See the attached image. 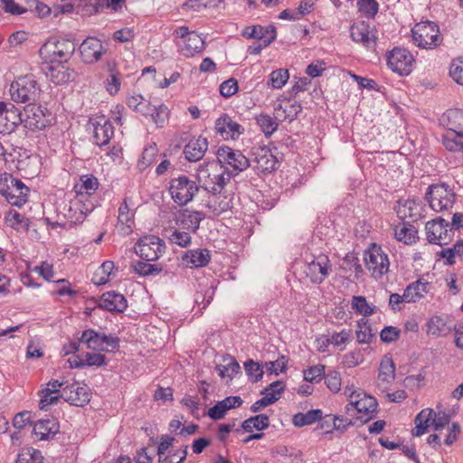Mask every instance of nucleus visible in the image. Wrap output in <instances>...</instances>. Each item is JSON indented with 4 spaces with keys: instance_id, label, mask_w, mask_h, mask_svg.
<instances>
[{
    "instance_id": "obj_1",
    "label": "nucleus",
    "mask_w": 463,
    "mask_h": 463,
    "mask_svg": "<svg viewBox=\"0 0 463 463\" xmlns=\"http://www.w3.org/2000/svg\"><path fill=\"white\" fill-rule=\"evenodd\" d=\"M344 394L349 401L345 406L347 414L355 416L364 422L374 417L378 406L374 397L353 385L345 386L344 388Z\"/></svg>"
},
{
    "instance_id": "obj_2",
    "label": "nucleus",
    "mask_w": 463,
    "mask_h": 463,
    "mask_svg": "<svg viewBox=\"0 0 463 463\" xmlns=\"http://www.w3.org/2000/svg\"><path fill=\"white\" fill-rule=\"evenodd\" d=\"M196 178L205 190L221 192L231 181V174L222 170L219 163L212 161L199 165Z\"/></svg>"
},
{
    "instance_id": "obj_3",
    "label": "nucleus",
    "mask_w": 463,
    "mask_h": 463,
    "mask_svg": "<svg viewBox=\"0 0 463 463\" xmlns=\"http://www.w3.org/2000/svg\"><path fill=\"white\" fill-rule=\"evenodd\" d=\"M168 191L172 200L184 206L192 202L199 192V184L185 175H179L169 181Z\"/></svg>"
},
{
    "instance_id": "obj_4",
    "label": "nucleus",
    "mask_w": 463,
    "mask_h": 463,
    "mask_svg": "<svg viewBox=\"0 0 463 463\" xmlns=\"http://www.w3.org/2000/svg\"><path fill=\"white\" fill-rule=\"evenodd\" d=\"M29 188L19 179L10 174L0 175V194L6 201L17 207H21L27 202Z\"/></svg>"
},
{
    "instance_id": "obj_5",
    "label": "nucleus",
    "mask_w": 463,
    "mask_h": 463,
    "mask_svg": "<svg viewBox=\"0 0 463 463\" xmlns=\"http://www.w3.org/2000/svg\"><path fill=\"white\" fill-rule=\"evenodd\" d=\"M40 87L32 75L18 78L10 86L11 98L17 103H34L40 97Z\"/></svg>"
},
{
    "instance_id": "obj_6",
    "label": "nucleus",
    "mask_w": 463,
    "mask_h": 463,
    "mask_svg": "<svg viewBox=\"0 0 463 463\" xmlns=\"http://www.w3.org/2000/svg\"><path fill=\"white\" fill-rule=\"evenodd\" d=\"M411 34L414 43L420 48L432 49L442 42L439 26L430 21L416 24Z\"/></svg>"
},
{
    "instance_id": "obj_7",
    "label": "nucleus",
    "mask_w": 463,
    "mask_h": 463,
    "mask_svg": "<svg viewBox=\"0 0 463 463\" xmlns=\"http://www.w3.org/2000/svg\"><path fill=\"white\" fill-rule=\"evenodd\" d=\"M449 415L444 411L436 412L430 408L423 409L415 418V428L412 430L413 436H421L430 426L434 430H442L449 424Z\"/></svg>"
},
{
    "instance_id": "obj_8",
    "label": "nucleus",
    "mask_w": 463,
    "mask_h": 463,
    "mask_svg": "<svg viewBox=\"0 0 463 463\" xmlns=\"http://www.w3.org/2000/svg\"><path fill=\"white\" fill-rule=\"evenodd\" d=\"M365 268L374 279H380L389 271L388 255L380 246L372 244L364 255Z\"/></svg>"
},
{
    "instance_id": "obj_9",
    "label": "nucleus",
    "mask_w": 463,
    "mask_h": 463,
    "mask_svg": "<svg viewBox=\"0 0 463 463\" xmlns=\"http://www.w3.org/2000/svg\"><path fill=\"white\" fill-rule=\"evenodd\" d=\"M455 194L445 184H432L428 188L426 199L430 208L441 212L451 208L455 202Z\"/></svg>"
},
{
    "instance_id": "obj_10",
    "label": "nucleus",
    "mask_w": 463,
    "mask_h": 463,
    "mask_svg": "<svg viewBox=\"0 0 463 463\" xmlns=\"http://www.w3.org/2000/svg\"><path fill=\"white\" fill-rule=\"evenodd\" d=\"M413 55L404 48L396 47L387 53V65L401 76L409 75L414 67Z\"/></svg>"
},
{
    "instance_id": "obj_11",
    "label": "nucleus",
    "mask_w": 463,
    "mask_h": 463,
    "mask_svg": "<svg viewBox=\"0 0 463 463\" xmlns=\"http://www.w3.org/2000/svg\"><path fill=\"white\" fill-rule=\"evenodd\" d=\"M331 271V264L328 257L320 254L314 257L311 260H307L304 273L312 283H322Z\"/></svg>"
},
{
    "instance_id": "obj_12",
    "label": "nucleus",
    "mask_w": 463,
    "mask_h": 463,
    "mask_svg": "<svg viewBox=\"0 0 463 463\" xmlns=\"http://www.w3.org/2000/svg\"><path fill=\"white\" fill-rule=\"evenodd\" d=\"M449 223L439 217L426 223V236L430 243L438 245L448 244L452 237V229H449Z\"/></svg>"
},
{
    "instance_id": "obj_13",
    "label": "nucleus",
    "mask_w": 463,
    "mask_h": 463,
    "mask_svg": "<svg viewBox=\"0 0 463 463\" xmlns=\"http://www.w3.org/2000/svg\"><path fill=\"white\" fill-rule=\"evenodd\" d=\"M135 250L142 259L147 261H155L163 254L165 245L157 236L147 235L139 239Z\"/></svg>"
},
{
    "instance_id": "obj_14",
    "label": "nucleus",
    "mask_w": 463,
    "mask_h": 463,
    "mask_svg": "<svg viewBox=\"0 0 463 463\" xmlns=\"http://www.w3.org/2000/svg\"><path fill=\"white\" fill-rule=\"evenodd\" d=\"M47 109L35 103L24 107L23 114V124L24 128L34 131L43 129L49 124Z\"/></svg>"
},
{
    "instance_id": "obj_15",
    "label": "nucleus",
    "mask_w": 463,
    "mask_h": 463,
    "mask_svg": "<svg viewBox=\"0 0 463 463\" xmlns=\"http://www.w3.org/2000/svg\"><path fill=\"white\" fill-rule=\"evenodd\" d=\"M174 33L183 40L181 52L186 57L201 52L205 47L204 40L195 32L189 31L186 26L176 28Z\"/></svg>"
},
{
    "instance_id": "obj_16",
    "label": "nucleus",
    "mask_w": 463,
    "mask_h": 463,
    "mask_svg": "<svg viewBox=\"0 0 463 463\" xmlns=\"http://www.w3.org/2000/svg\"><path fill=\"white\" fill-rule=\"evenodd\" d=\"M61 396L71 405L83 407L90 402L91 392L85 383L74 382L62 388Z\"/></svg>"
},
{
    "instance_id": "obj_17",
    "label": "nucleus",
    "mask_w": 463,
    "mask_h": 463,
    "mask_svg": "<svg viewBox=\"0 0 463 463\" xmlns=\"http://www.w3.org/2000/svg\"><path fill=\"white\" fill-rule=\"evenodd\" d=\"M218 162L233 170L242 172L250 166V160L240 151L230 146H221L216 153Z\"/></svg>"
},
{
    "instance_id": "obj_18",
    "label": "nucleus",
    "mask_w": 463,
    "mask_h": 463,
    "mask_svg": "<svg viewBox=\"0 0 463 463\" xmlns=\"http://www.w3.org/2000/svg\"><path fill=\"white\" fill-rule=\"evenodd\" d=\"M23 123V114L12 103L0 102V133H12Z\"/></svg>"
},
{
    "instance_id": "obj_19",
    "label": "nucleus",
    "mask_w": 463,
    "mask_h": 463,
    "mask_svg": "<svg viewBox=\"0 0 463 463\" xmlns=\"http://www.w3.org/2000/svg\"><path fill=\"white\" fill-rule=\"evenodd\" d=\"M93 130L94 143L99 146L109 144L114 135V128L105 116H97L90 119Z\"/></svg>"
},
{
    "instance_id": "obj_20",
    "label": "nucleus",
    "mask_w": 463,
    "mask_h": 463,
    "mask_svg": "<svg viewBox=\"0 0 463 463\" xmlns=\"http://www.w3.org/2000/svg\"><path fill=\"white\" fill-rule=\"evenodd\" d=\"M81 60L85 63H95L107 52L100 40L96 37H87L80 45Z\"/></svg>"
},
{
    "instance_id": "obj_21",
    "label": "nucleus",
    "mask_w": 463,
    "mask_h": 463,
    "mask_svg": "<svg viewBox=\"0 0 463 463\" xmlns=\"http://www.w3.org/2000/svg\"><path fill=\"white\" fill-rule=\"evenodd\" d=\"M215 130L223 139L235 140L244 132V128L229 115L222 114L215 121Z\"/></svg>"
},
{
    "instance_id": "obj_22",
    "label": "nucleus",
    "mask_w": 463,
    "mask_h": 463,
    "mask_svg": "<svg viewBox=\"0 0 463 463\" xmlns=\"http://www.w3.org/2000/svg\"><path fill=\"white\" fill-rule=\"evenodd\" d=\"M396 212L400 219L414 222L423 217V204L420 199L400 200Z\"/></svg>"
},
{
    "instance_id": "obj_23",
    "label": "nucleus",
    "mask_w": 463,
    "mask_h": 463,
    "mask_svg": "<svg viewBox=\"0 0 463 463\" xmlns=\"http://www.w3.org/2000/svg\"><path fill=\"white\" fill-rule=\"evenodd\" d=\"M175 439L170 436H163L158 445L157 455L159 463H182L187 456L188 446H183L171 456H165L166 450L173 445Z\"/></svg>"
},
{
    "instance_id": "obj_24",
    "label": "nucleus",
    "mask_w": 463,
    "mask_h": 463,
    "mask_svg": "<svg viewBox=\"0 0 463 463\" xmlns=\"http://www.w3.org/2000/svg\"><path fill=\"white\" fill-rule=\"evenodd\" d=\"M253 167L260 173H270L277 168L279 161L267 147H258L253 152Z\"/></svg>"
},
{
    "instance_id": "obj_25",
    "label": "nucleus",
    "mask_w": 463,
    "mask_h": 463,
    "mask_svg": "<svg viewBox=\"0 0 463 463\" xmlns=\"http://www.w3.org/2000/svg\"><path fill=\"white\" fill-rule=\"evenodd\" d=\"M212 194L208 197L207 207L215 214L220 215L230 210L232 206L233 194L222 190L211 191Z\"/></svg>"
},
{
    "instance_id": "obj_26",
    "label": "nucleus",
    "mask_w": 463,
    "mask_h": 463,
    "mask_svg": "<svg viewBox=\"0 0 463 463\" xmlns=\"http://www.w3.org/2000/svg\"><path fill=\"white\" fill-rule=\"evenodd\" d=\"M49 52V60L52 63L61 64L66 62L73 54L75 51V44L73 42L69 40L57 41L52 46Z\"/></svg>"
},
{
    "instance_id": "obj_27",
    "label": "nucleus",
    "mask_w": 463,
    "mask_h": 463,
    "mask_svg": "<svg viewBox=\"0 0 463 463\" xmlns=\"http://www.w3.org/2000/svg\"><path fill=\"white\" fill-rule=\"evenodd\" d=\"M395 378V365L392 359L385 355L383 357L377 376L376 384L377 387L382 391L385 392L388 390L394 381Z\"/></svg>"
},
{
    "instance_id": "obj_28",
    "label": "nucleus",
    "mask_w": 463,
    "mask_h": 463,
    "mask_svg": "<svg viewBox=\"0 0 463 463\" xmlns=\"http://www.w3.org/2000/svg\"><path fill=\"white\" fill-rule=\"evenodd\" d=\"M301 110V104L296 100H279L274 106L275 118L279 121H292Z\"/></svg>"
},
{
    "instance_id": "obj_29",
    "label": "nucleus",
    "mask_w": 463,
    "mask_h": 463,
    "mask_svg": "<svg viewBox=\"0 0 463 463\" xmlns=\"http://www.w3.org/2000/svg\"><path fill=\"white\" fill-rule=\"evenodd\" d=\"M99 307L110 312L121 313L128 307V302L124 295L108 291L100 297Z\"/></svg>"
},
{
    "instance_id": "obj_30",
    "label": "nucleus",
    "mask_w": 463,
    "mask_h": 463,
    "mask_svg": "<svg viewBox=\"0 0 463 463\" xmlns=\"http://www.w3.org/2000/svg\"><path fill=\"white\" fill-rule=\"evenodd\" d=\"M350 33L354 42L361 43L367 47L374 44L377 39L373 28L364 22H359L352 25Z\"/></svg>"
},
{
    "instance_id": "obj_31",
    "label": "nucleus",
    "mask_w": 463,
    "mask_h": 463,
    "mask_svg": "<svg viewBox=\"0 0 463 463\" xmlns=\"http://www.w3.org/2000/svg\"><path fill=\"white\" fill-rule=\"evenodd\" d=\"M135 212L130 209L128 203V199L125 198L118 208V230L123 235H128L132 232L135 224Z\"/></svg>"
},
{
    "instance_id": "obj_32",
    "label": "nucleus",
    "mask_w": 463,
    "mask_h": 463,
    "mask_svg": "<svg viewBox=\"0 0 463 463\" xmlns=\"http://www.w3.org/2000/svg\"><path fill=\"white\" fill-rule=\"evenodd\" d=\"M208 150V140L202 136L192 138L184 146V154L190 162L201 160Z\"/></svg>"
},
{
    "instance_id": "obj_33",
    "label": "nucleus",
    "mask_w": 463,
    "mask_h": 463,
    "mask_svg": "<svg viewBox=\"0 0 463 463\" xmlns=\"http://www.w3.org/2000/svg\"><path fill=\"white\" fill-rule=\"evenodd\" d=\"M203 219V213L184 209L179 212L176 217V223L187 231L195 232L199 229L201 221Z\"/></svg>"
},
{
    "instance_id": "obj_34",
    "label": "nucleus",
    "mask_w": 463,
    "mask_h": 463,
    "mask_svg": "<svg viewBox=\"0 0 463 463\" xmlns=\"http://www.w3.org/2000/svg\"><path fill=\"white\" fill-rule=\"evenodd\" d=\"M60 429L58 420L55 418L39 420L33 425V433L40 439H49L52 438Z\"/></svg>"
},
{
    "instance_id": "obj_35",
    "label": "nucleus",
    "mask_w": 463,
    "mask_h": 463,
    "mask_svg": "<svg viewBox=\"0 0 463 463\" xmlns=\"http://www.w3.org/2000/svg\"><path fill=\"white\" fill-rule=\"evenodd\" d=\"M182 260L190 268L204 267L210 262L211 254L207 249L191 250L184 254Z\"/></svg>"
},
{
    "instance_id": "obj_36",
    "label": "nucleus",
    "mask_w": 463,
    "mask_h": 463,
    "mask_svg": "<svg viewBox=\"0 0 463 463\" xmlns=\"http://www.w3.org/2000/svg\"><path fill=\"white\" fill-rule=\"evenodd\" d=\"M432 289L433 286L430 283L419 279L407 286L405 288V298L411 300V303H415L430 293Z\"/></svg>"
},
{
    "instance_id": "obj_37",
    "label": "nucleus",
    "mask_w": 463,
    "mask_h": 463,
    "mask_svg": "<svg viewBox=\"0 0 463 463\" xmlns=\"http://www.w3.org/2000/svg\"><path fill=\"white\" fill-rule=\"evenodd\" d=\"M448 130L463 135V110L458 109H449L442 117Z\"/></svg>"
},
{
    "instance_id": "obj_38",
    "label": "nucleus",
    "mask_w": 463,
    "mask_h": 463,
    "mask_svg": "<svg viewBox=\"0 0 463 463\" xmlns=\"http://www.w3.org/2000/svg\"><path fill=\"white\" fill-rule=\"evenodd\" d=\"M103 334H99L94 329H87L82 332L80 342L86 344L89 349L108 352V348L103 346Z\"/></svg>"
},
{
    "instance_id": "obj_39",
    "label": "nucleus",
    "mask_w": 463,
    "mask_h": 463,
    "mask_svg": "<svg viewBox=\"0 0 463 463\" xmlns=\"http://www.w3.org/2000/svg\"><path fill=\"white\" fill-rule=\"evenodd\" d=\"M418 231L409 222H403L394 228V236L399 241L412 244L417 240Z\"/></svg>"
},
{
    "instance_id": "obj_40",
    "label": "nucleus",
    "mask_w": 463,
    "mask_h": 463,
    "mask_svg": "<svg viewBox=\"0 0 463 463\" xmlns=\"http://www.w3.org/2000/svg\"><path fill=\"white\" fill-rule=\"evenodd\" d=\"M323 412L319 409L310 410L306 413L298 412L293 416L292 422L296 427L311 425L322 419Z\"/></svg>"
},
{
    "instance_id": "obj_41",
    "label": "nucleus",
    "mask_w": 463,
    "mask_h": 463,
    "mask_svg": "<svg viewBox=\"0 0 463 463\" xmlns=\"http://www.w3.org/2000/svg\"><path fill=\"white\" fill-rule=\"evenodd\" d=\"M269 420L265 414H259L250 417L242 422V429L247 432H251L254 429L257 430H263L269 427Z\"/></svg>"
},
{
    "instance_id": "obj_42",
    "label": "nucleus",
    "mask_w": 463,
    "mask_h": 463,
    "mask_svg": "<svg viewBox=\"0 0 463 463\" xmlns=\"http://www.w3.org/2000/svg\"><path fill=\"white\" fill-rule=\"evenodd\" d=\"M357 341L360 344H370L374 338V334L372 331L368 320L362 318L357 322L356 329Z\"/></svg>"
},
{
    "instance_id": "obj_43",
    "label": "nucleus",
    "mask_w": 463,
    "mask_h": 463,
    "mask_svg": "<svg viewBox=\"0 0 463 463\" xmlns=\"http://www.w3.org/2000/svg\"><path fill=\"white\" fill-rule=\"evenodd\" d=\"M443 145L450 151H463V135L448 130L443 137Z\"/></svg>"
},
{
    "instance_id": "obj_44",
    "label": "nucleus",
    "mask_w": 463,
    "mask_h": 463,
    "mask_svg": "<svg viewBox=\"0 0 463 463\" xmlns=\"http://www.w3.org/2000/svg\"><path fill=\"white\" fill-rule=\"evenodd\" d=\"M114 269L113 261L103 262L99 269L95 271L92 281L96 285H103L109 281V275Z\"/></svg>"
},
{
    "instance_id": "obj_45",
    "label": "nucleus",
    "mask_w": 463,
    "mask_h": 463,
    "mask_svg": "<svg viewBox=\"0 0 463 463\" xmlns=\"http://www.w3.org/2000/svg\"><path fill=\"white\" fill-rule=\"evenodd\" d=\"M158 149L155 143L147 145L141 155L140 159L137 162V166L140 170H145L156 159Z\"/></svg>"
},
{
    "instance_id": "obj_46",
    "label": "nucleus",
    "mask_w": 463,
    "mask_h": 463,
    "mask_svg": "<svg viewBox=\"0 0 463 463\" xmlns=\"http://www.w3.org/2000/svg\"><path fill=\"white\" fill-rule=\"evenodd\" d=\"M446 331V322L439 316L432 317L427 323V333L435 337L441 336Z\"/></svg>"
},
{
    "instance_id": "obj_47",
    "label": "nucleus",
    "mask_w": 463,
    "mask_h": 463,
    "mask_svg": "<svg viewBox=\"0 0 463 463\" xmlns=\"http://www.w3.org/2000/svg\"><path fill=\"white\" fill-rule=\"evenodd\" d=\"M258 126L263 131L265 136H270L278 128L277 121L268 114H260L256 117Z\"/></svg>"
},
{
    "instance_id": "obj_48",
    "label": "nucleus",
    "mask_w": 463,
    "mask_h": 463,
    "mask_svg": "<svg viewBox=\"0 0 463 463\" xmlns=\"http://www.w3.org/2000/svg\"><path fill=\"white\" fill-rule=\"evenodd\" d=\"M352 308L363 316H371L375 312V307H372L364 297L354 296L352 298Z\"/></svg>"
},
{
    "instance_id": "obj_49",
    "label": "nucleus",
    "mask_w": 463,
    "mask_h": 463,
    "mask_svg": "<svg viewBox=\"0 0 463 463\" xmlns=\"http://www.w3.org/2000/svg\"><path fill=\"white\" fill-rule=\"evenodd\" d=\"M131 268L137 274L143 277L156 275L161 271V268H158L156 265L143 262L141 260L134 261Z\"/></svg>"
},
{
    "instance_id": "obj_50",
    "label": "nucleus",
    "mask_w": 463,
    "mask_h": 463,
    "mask_svg": "<svg viewBox=\"0 0 463 463\" xmlns=\"http://www.w3.org/2000/svg\"><path fill=\"white\" fill-rule=\"evenodd\" d=\"M285 383L282 381H276L271 383L265 390L261 392L265 398H269L272 401V404L279 401L281 397V393L285 390Z\"/></svg>"
},
{
    "instance_id": "obj_51",
    "label": "nucleus",
    "mask_w": 463,
    "mask_h": 463,
    "mask_svg": "<svg viewBox=\"0 0 463 463\" xmlns=\"http://www.w3.org/2000/svg\"><path fill=\"white\" fill-rule=\"evenodd\" d=\"M15 463H43V457L39 450L24 449L18 454Z\"/></svg>"
},
{
    "instance_id": "obj_52",
    "label": "nucleus",
    "mask_w": 463,
    "mask_h": 463,
    "mask_svg": "<svg viewBox=\"0 0 463 463\" xmlns=\"http://www.w3.org/2000/svg\"><path fill=\"white\" fill-rule=\"evenodd\" d=\"M289 78L287 69H278L269 74V84L274 89H281Z\"/></svg>"
},
{
    "instance_id": "obj_53",
    "label": "nucleus",
    "mask_w": 463,
    "mask_h": 463,
    "mask_svg": "<svg viewBox=\"0 0 463 463\" xmlns=\"http://www.w3.org/2000/svg\"><path fill=\"white\" fill-rule=\"evenodd\" d=\"M40 401H39V408L43 411H47L52 405L56 404L60 399H62L61 394L48 393L47 389H42L39 392Z\"/></svg>"
},
{
    "instance_id": "obj_54",
    "label": "nucleus",
    "mask_w": 463,
    "mask_h": 463,
    "mask_svg": "<svg viewBox=\"0 0 463 463\" xmlns=\"http://www.w3.org/2000/svg\"><path fill=\"white\" fill-rule=\"evenodd\" d=\"M358 9L361 14L367 18H373L378 13L379 5L376 0H359Z\"/></svg>"
},
{
    "instance_id": "obj_55",
    "label": "nucleus",
    "mask_w": 463,
    "mask_h": 463,
    "mask_svg": "<svg viewBox=\"0 0 463 463\" xmlns=\"http://www.w3.org/2000/svg\"><path fill=\"white\" fill-rule=\"evenodd\" d=\"M168 109L165 105L153 106L149 113L153 122L159 128H162L168 118Z\"/></svg>"
},
{
    "instance_id": "obj_56",
    "label": "nucleus",
    "mask_w": 463,
    "mask_h": 463,
    "mask_svg": "<svg viewBox=\"0 0 463 463\" xmlns=\"http://www.w3.org/2000/svg\"><path fill=\"white\" fill-rule=\"evenodd\" d=\"M263 368L259 363L253 360H248L244 364V369L247 375L251 378L252 382L257 383L263 376Z\"/></svg>"
},
{
    "instance_id": "obj_57",
    "label": "nucleus",
    "mask_w": 463,
    "mask_h": 463,
    "mask_svg": "<svg viewBox=\"0 0 463 463\" xmlns=\"http://www.w3.org/2000/svg\"><path fill=\"white\" fill-rule=\"evenodd\" d=\"M240 364L234 360L231 359L230 363L226 365H216L215 370L222 378H232L233 375L240 372Z\"/></svg>"
},
{
    "instance_id": "obj_58",
    "label": "nucleus",
    "mask_w": 463,
    "mask_h": 463,
    "mask_svg": "<svg viewBox=\"0 0 463 463\" xmlns=\"http://www.w3.org/2000/svg\"><path fill=\"white\" fill-rule=\"evenodd\" d=\"M288 359L284 355H280L276 361L266 362L264 367L266 370L275 375L284 373L287 368Z\"/></svg>"
},
{
    "instance_id": "obj_59",
    "label": "nucleus",
    "mask_w": 463,
    "mask_h": 463,
    "mask_svg": "<svg viewBox=\"0 0 463 463\" xmlns=\"http://www.w3.org/2000/svg\"><path fill=\"white\" fill-rule=\"evenodd\" d=\"M325 383L332 392H338L342 385L340 373L336 371L328 372L325 375Z\"/></svg>"
},
{
    "instance_id": "obj_60",
    "label": "nucleus",
    "mask_w": 463,
    "mask_h": 463,
    "mask_svg": "<svg viewBox=\"0 0 463 463\" xmlns=\"http://www.w3.org/2000/svg\"><path fill=\"white\" fill-rule=\"evenodd\" d=\"M169 241L174 244L185 248L191 244L192 238L188 232L175 230L169 235Z\"/></svg>"
},
{
    "instance_id": "obj_61",
    "label": "nucleus",
    "mask_w": 463,
    "mask_h": 463,
    "mask_svg": "<svg viewBox=\"0 0 463 463\" xmlns=\"http://www.w3.org/2000/svg\"><path fill=\"white\" fill-rule=\"evenodd\" d=\"M449 75L453 80L463 86V58H457L452 61Z\"/></svg>"
},
{
    "instance_id": "obj_62",
    "label": "nucleus",
    "mask_w": 463,
    "mask_h": 463,
    "mask_svg": "<svg viewBox=\"0 0 463 463\" xmlns=\"http://www.w3.org/2000/svg\"><path fill=\"white\" fill-rule=\"evenodd\" d=\"M325 374V366L317 364L309 367L304 371V379L308 383H317L322 379V375Z\"/></svg>"
},
{
    "instance_id": "obj_63",
    "label": "nucleus",
    "mask_w": 463,
    "mask_h": 463,
    "mask_svg": "<svg viewBox=\"0 0 463 463\" xmlns=\"http://www.w3.org/2000/svg\"><path fill=\"white\" fill-rule=\"evenodd\" d=\"M238 91V82L235 79H229L220 85V93L225 98L232 97Z\"/></svg>"
},
{
    "instance_id": "obj_64",
    "label": "nucleus",
    "mask_w": 463,
    "mask_h": 463,
    "mask_svg": "<svg viewBox=\"0 0 463 463\" xmlns=\"http://www.w3.org/2000/svg\"><path fill=\"white\" fill-rule=\"evenodd\" d=\"M80 180L82 182L81 188L86 194H91L98 189L99 182L94 175H86L81 176Z\"/></svg>"
}]
</instances>
